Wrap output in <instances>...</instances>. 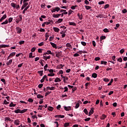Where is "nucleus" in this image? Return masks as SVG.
Returning <instances> with one entry per match:
<instances>
[{"label":"nucleus","instance_id":"obj_38","mask_svg":"<svg viewBox=\"0 0 127 127\" xmlns=\"http://www.w3.org/2000/svg\"><path fill=\"white\" fill-rule=\"evenodd\" d=\"M15 55V52H12L11 54H10L9 56L11 57H13Z\"/></svg>","mask_w":127,"mask_h":127},{"label":"nucleus","instance_id":"obj_56","mask_svg":"<svg viewBox=\"0 0 127 127\" xmlns=\"http://www.w3.org/2000/svg\"><path fill=\"white\" fill-rule=\"evenodd\" d=\"M105 3V1H100L98 2V4H104Z\"/></svg>","mask_w":127,"mask_h":127},{"label":"nucleus","instance_id":"obj_51","mask_svg":"<svg viewBox=\"0 0 127 127\" xmlns=\"http://www.w3.org/2000/svg\"><path fill=\"white\" fill-rule=\"evenodd\" d=\"M100 39L101 40H104V39H106V37L105 36H102L100 37Z\"/></svg>","mask_w":127,"mask_h":127},{"label":"nucleus","instance_id":"obj_62","mask_svg":"<svg viewBox=\"0 0 127 127\" xmlns=\"http://www.w3.org/2000/svg\"><path fill=\"white\" fill-rule=\"evenodd\" d=\"M1 18L3 19H5V18H6V14H4L3 15V16L1 17Z\"/></svg>","mask_w":127,"mask_h":127},{"label":"nucleus","instance_id":"obj_34","mask_svg":"<svg viewBox=\"0 0 127 127\" xmlns=\"http://www.w3.org/2000/svg\"><path fill=\"white\" fill-rule=\"evenodd\" d=\"M27 111H28V109H24V110H21L20 114H23L26 112Z\"/></svg>","mask_w":127,"mask_h":127},{"label":"nucleus","instance_id":"obj_27","mask_svg":"<svg viewBox=\"0 0 127 127\" xmlns=\"http://www.w3.org/2000/svg\"><path fill=\"white\" fill-rule=\"evenodd\" d=\"M8 23V20H5V21H4V22H2V23H1V24L2 25H3V24H7Z\"/></svg>","mask_w":127,"mask_h":127},{"label":"nucleus","instance_id":"obj_33","mask_svg":"<svg viewBox=\"0 0 127 127\" xmlns=\"http://www.w3.org/2000/svg\"><path fill=\"white\" fill-rule=\"evenodd\" d=\"M107 63H108L107 62H105L104 61H101V64H104V65H107Z\"/></svg>","mask_w":127,"mask_h":127},{"label":"nucleus","instance_id":"obj_29","mask_svg":"<svg viewBox=\"0 0 127 127\" xmlns=\"http://www.w3.org/2000/svg\"><path fill=\"white\" fill-rule=\"evenodd\" d=\"M16 106V104H13V103L11 102L9 104V107H15Z\"/></svg>","mask_w":127,"mask_h":127},{"label":"nucleus","instance_id":"obj_52","mask_svg":"<svg viewBox=\"0 0 127 127\" xmlns=\"http://www.w3.org/2000/svg\"><path fill=\"white\" fill-rule=\"evenodd\" d=\"M64 92H68V87L67 86L64 87Z\"/></svg>","mask_w":127,"mask_h":127},{"label":"nucleus","instance_id":"obj_10","mask_svg":"<svg viewBox=\"0 0 127 127\" xmlns=\"http://www.w3.org/2000/svg\"><path fill=\"white\" fill-rule=\"evenodd\" d=\"M64 109L65 111H69L71 110V107L70 106H68V107L64 106Z\"/></svg>","mask_w":127,"mask_h":127},{"label":"nucleus","instance_id":"obj_28","mask_svg":"<svg viewBox=\"0 0 127 127\" xmlns=\"http://www.w3.org/2000/svg\"><path fill=\"white\" fill-rule=\"evenodd\" d=\"M49 77H53V76H55V74L54 73H51L48 74Z\"/></svg>","mask_w":127,"mask_h":127},{"label":"nucleus","instance_id":"obj_54","mask_svg":"<svg viewBox=\"0 0 127 127\" xmlns=\"http://www.w3.org/2000/svg\"><path fill=\"white\" fill-rule=\"evenodd\" d=\"M48 71H49V72L51 73H53V72H54V70H53V69H48Z\"/></svg>","mask_w":127,"mask_h":127},{"label":"nucleus","instance_id":"obj_53","mask_svg":"<svg viewBox=\"0 0 127 127\" xmlns=\"http://www.w3.org/2000/svg\"><path fill=\"white\" fill-rule=\"evenodd\" d=\"M117 61H118L119 62L122 63L123 62V59H122V58H120L117 60Z\"/></svg>","mask_w":127,"mask_h":127},{"label":"nucleus","instance_id":"obj_60","mask_svg":"<svg viewBox=\"0 0 127 127\" xmlns=\"http://www.w3.org/2000/svg\"><path fill=\"white\" fill-rule=\"evenodd\" d=\"M45 37H46V38H48V37H49V33H46Z\"/></svg>","mask_w":127,"mask_h":127},{"label":"nucleus","instance_id":"obj_11","mask_svg":"<svg viewBox=\"0 0 127 127\" xmlns=\"http://www.w3.org/2000/svg\"><path fill=\"white\" fill-rule=\"evenodd\" d=\"M48 90H51V91H53V90H55V87H50L49 86H48L47 87V91H48Z\"/></svg>","mask_w":127,"mask_h":127},{"label":"nucleus","instance_id":"obj_20","mask_svg":"<svg viewBox=\"0 0 127 127\" xmlns=\"http://www.w3.org/2000/svg\"><path fill=\"white\" fill-rule=\"evenodd\" d=\"M37 97L38 99H42V98H44V96H43V95H41L40 94H38L37 95Z\"/></svg>","mask_w":127,"mask_h":127},{"label":"nucleus","instance_id":"obj_13","mask_svg":"<svg viewBox=\"0 0 127 127\" xmlns=\"http://www.w3.org/2000/svg\"><path fill=\"white\" fill-rule=\"evenodd\" d=\"M19 123H20L19 120H15V122H14V125H16V126H19Z\"/></svg>","mask_w":127,"mask_h":127},{"label":"nucleus","instance_id":"obj_6","mask_svg":"<svg viewBox=\"0 0 127 127\" xmlns=\"http://www.w3.org/2000/svg\"><path fill=\"white\" fill-rule=\"evenodd\" d=\"M55 118H58L59 119H64L65 116L64 115H56Z\"/></svg>","mask_w":127,"mask_h":127},{"label":"nucleus","instance_id":"obj_50","mask_svg":"<svg viewBox=\"0 0 127 127\" xmlns=\"http://www.w3.org/2000/svg\"><path fill=\"white\" fill-rule=\"evenodd\" d=\"M35 50H36V48H35V47H34L31 49V52H34V51H35Z\"/></svg>","mask_w":127,"mask_h":127},{"label":"nucleus","instance_id":"obj_44","mask_svg":"<svg viewBox=\"0 0 127 127\" xmlns=\"http://www.w3.org/2000/svg\"><path fill=\"white\" fill-rule=\"evenodd\" d=\"M84 3H85V4H90V2H89V1H88V0H84Z\"/></svg>","mask_w":127,"mask_h":127},{"label":"nucleus","instance_id":"obj_17","mask_svg":"<svg viewBox=\"0 0 127 127\" xmlns=\"http://www.w3.org/2000/svg\"><path fill=\"white\" fill-rule=\"evenodd\" d=\"M55 83H57L58 82H61V79L59 77H57L55 80Z\"/></svg>","mask_w":127,"mask_h":127},{"label":"nucleus","instance_id":"obj_46","mask_svg":"<svg viewBox=\"0 0 127 127\" xmlns=\"http://www.w3.org/2000/svg\"><path fill=\"white\" fill-rule=\"evenodd\" d=\"M24 41H21L19 42V45H22V44H24Z\"/></svg>","mask_w":127,"mask_h":127},{"label":"nucleus","instance_id":"obj_49","mask_svg":"<svg viewBox=\"0 0 127 127\" xmlns=\"http://www.w3.org/2000/svg\"><path fill=\"white\" fill-rule=\"evenodd\" d=\"M28 5V2H24L23 3V6H24L25 7H26Z\"/></svg>","mask_w":127,"mask_h":127},{"label":"nucleus","instance_id":"obj_7","mask_svg":"<svg viewBox=\"0 0 127 127\" xmlns=\"http://www.w3.org/2000/svg\"><path fill=\"white\" fill-rule=\"evenodd\" d=\"M29 7H30V5H28L27 7H26L23 10L22 13L24 14L25 13V11H26V10H27V9H29Z\"/></svg>","mask_w":127,"mask_h":127},{"label":"nucleus","instance_id":"obj_35","mask_svg":"<svg viewBox=\"0 0 127 127\" xmlns=\"http://www.w3.org/2000/svg\"><path fill=\"white\" fill-rule=\"evenodd\" d=\"M78 7V5H73V6H71V7H70V8L71 9H75V8H76V7Z\"/></svg>","mask_w":127,"mask_h":127},{"label":"nucleus","instance_id":"obj_31","mask_svg":"<svg viewBox=\"0 0 127 127\" xmlns=\"http://www.w3.org/2000/svg\"><path fill=\"white\" fill-rule=\"evenodd\" d=\"M103 31L106 33H107L108 32H110V30H109V29H108L107 28L104 29Z\"/></svg>","mask_w":127,"mask_h":127},{"label":"nucleus","instance_id":"obj_23","mask_svg":"<svg viewBox=\"0 0 127 127\" xmlns=\"http://www.w3.org/2000/svg\"><path fill=\"white\" fill-rule=\"evenodd\" d=\"M119 27H120V24L117 23L116 24V27H114V29H115V30H117V29H118V28H119Z\"/></svg>","mask_w":127,"mask_h":127},{"label":"nucleus","instance_id":"obj_63","mask_svg":"<svg viewBox=\"0 0 127 127\" xmlns=\"http://www.w3.org/2000/svg\"><path fill=\"white\" fill-rule=\"evenodd\" d=\"M112 60H113V61H116V56H113L112 57Z\"/></svg>","mask_w":127,"mask_h":127},{"label":"nucleus","instance_id":"obj_55","mask_svg":"<svg viewBox=\"0 0 127 127\" xmlns=\"http://www.w3.org/2000/svg\"><path fill=\"white\" fill-rule=\"evenodd\" d=\"M1 81L3 83L4 85H5V79H4V78L1 79Z\"/></svg>","mask_w":127,"mask_h":127},{"label":"nucleus","instance_id":"obj_45","mask_svg":"<svg viewBox=\"0 0 127 127\" xmlns=\"http://www.w3.org/2000/svg\"><path fill=\"white\" fill-rule=\"evenodd\" d=\"M80 107V104L77 103L75 106V109H78Z\"/></svg>","mask_w":127,"mask_h":127},{"label":"nucleus","instance_id":"obj_36","mask_svg":"<svg viewBox=\"0 0 127 127\" xmlns=\"http://www.w3.org/2000/svg\"><path fill=\"white\" fill-rule=\"evenodd\" d=\"M69 25H73V26H76V23L69 22Z\"/></svg>","mask_w":127,"mask_h":127},{"label":"nucleus","instance_id":"obj_61","mask_svg":"<svg viewBox=\"0 0 127 127\" xmlns=\"http://www.w3.org/2000/svg\"><path fill=\"white\" fill-rule=\"evenodd\" d=\"M123 13H127V9H124L123 10H122Z\"/></svg>","mask_w":127,"mask_h":127},{"label":"nucleus","instance_id":"obj_19","mask_svg":"<svg viewBox=\"0 0 127 127\" xmlns=\"http://www.w3.org/2000/svg\"><path fill=\"white\" fill-rule=\"evenodd\" d=\"M61 53H62V51L58 52V54H56V57H58V58L60 57L61 55Z\"/></svg>","mask_w":127,"mask_h":127},{"label":"nucleus","instance_id":"obj_43","mask_svg":"<svg viewBox=\"0 0 127 127\" xmlns=\"http://www.w3.org/2000/svg\"><path fill=\"white\" fill-rule=\"evenodd\" d=\"M120 53H121V54H123V53H125V49H122L120 51Z\"/></svg>","mask_w":127,"mask_h":127},{"label":"nucleus","instance_id":"obj_21","mask_svg":"<svg viewBox=\"0 0 127 127\" xmlns=\"http://www.w3.org/2000/svg\"><path fill=\"white\" fill-rule=\"evenodd\" d=\"M63 21V19H59L56 22V23H61Z\"/></svg>","mask_w":127,"mask_h":127},{"label":"nucleus","instance_id":"obj_12","mask_svg":"<svg viewBox=\"0 0 127 127\" xmlns=\"http://www.w3.org/2000/svg\"><path fill=\"white\" fill-rule=\"evenodd\" d=\"M6 47H9V45H0V48H5Z\"/></svg>","mask_w":127,"mask_h":127},{"label":"nucleus","instance_id":"obj_1","mask_svg":"<svg viewBox=\"0 0 127 127\" xmlns=\"http://www.w3.org/2000/svg\"><path fill=\"white\" fill-rule=\"evenodd\" d=\"M64 14H68V12H63L62 14H53V17H54L55 18H58L59 16H61V15L62 17H63V16H64Z\"/></svg>","mask_w":127,"mask_h":127},{"label":"nucleus","instance_id":"obj_9","mask_svg":"<svg viewBox=\"0 0 127 127\" xmlns=\"http://www.w3.org/2000/svg\"><path fill=\"white\" fill-rule=\"evenodd\" d=\"M50 44L51 45H52V46H53V48H55V49H57V46L56 45V44L52 42H50Z\"/></svg>","mask_w":127,"mask_h":127},{"label":"nucleus","instance_id":"obj_58","mask_svg":"<svg viewBox=\"0 0 127 127\" xmlns=\"http://www.w3.org/2000/svg\"><path fill=\"white\" fill-rule=\"evenodd\" d=\"M76 90H77V87H74V88H72V93H74L75 92V91H76Z\"/></svg>","mask_w":127,"mask_h":127},{"label":"nucleus","instance_id":"obj_32","mask_svg":"<svg viewBox=\"0 0 127 127\" xmlns=\"http://www.w3.org/2000/svg\"><path fill=\"white\" fill-rule=\"evenodd\" d=\"M66 47H68L69 48H72V45H71V44H70V43H67L66 44Z\"/></svg>","mask_w":127,"mask_h":127},{"label":"nucleus","instance_id":"obj_41","mask_svg":"<svg viewBox=\"0 0 127 127\" xmlns=\"http://www.w3.org/2000/svg\"><path fill=\"white\" fill-rule=\"evenodd\" d=\"M39 89H41L43 87V84H40L38 86Z\"/></svg>","mask_w":127,"mask_h":127},{"label":"nucleus","instance_id":"obj_40","mask_svg":"<svg viewBox=\"0 0 127 127\" xmlns=\"http://www.w3.org/2000/svg\"><path fill=\"white\" fill-rule=\"evenodd\" d=\"M103 81H104V82H110V79L107 78H105L103 79Z\"/></svg>","mask_w":127,"mask_h":127},{"label":"nucleus","instance_id":"obj_14","mask_svg":"<svg viewBox=\"0 0 127 127\" xmlns=\"http://www.w3.org/2000/svg\"><path fill=\"white\" fill-rule=\"evenodd\" d=\"M53 29L55 32H59V31H60V29L57 27H54Z\"/></svg>","mask_w":127,"mask_h":127},{"label":"nucleus","instance_id":"obj_18","mask_svg":"<svg viewBox=\"0 0 127 127\" xmlns=\"http://www.w3.org/2000/svg\"><path fill=\"white\" fill-rule=\"evenodd\" d=\"M91 77H92V78H97V77H98V75L96 73H93L92 74Z\"/></svg>","mask_w":127,"mask_h":127},{"label":"nucleus","instance_id":"obj_3","mask_svg":"<svg viewBox=\"0 0 127 127\" xmlns=\"http://www.w3.org/2000/svg\"><path fill=\"white\" fill-rule=\"evenodd\" d=\"M18 16L19 17V19H16L15 20V22L17 24L19 23V21H21V20H22V16L21 15H19Z\"/></svg>","mask_w":127,"mask_h":127},{"label":"nucleus","instance_id":"obj_42","mask_svg":"<svg viewBox=\"0 0 127 127\" xmlns=\"http://www.w3.org/2000/svg\"><path fill=\"white\" fill-rule=\"evenodd\" d=\"M43 45H44V42H43L38 44L39 46H43Z\"/></svg>","mask_w":127,"mask_h":127},{"label":"nucleus","instance_id":"obj_39","mask_svg":"<svg viewBox=\"0 0 127 127\" xmlns=\"http://www.w3.org/2000/svg\"><path fill=\"white\" fill-rule=\"evenodd\" d=\"M83 112L85 115H88V110H87V109H84Z\"/></svg>","mask_w":127,"mask_h":127},{"label":"nucleus","instance_id":"obj_2","mask_svg":"<svg viewBox=\"0 0 127 127\" xmlns=\"http://www.w3.org/2000/svg\"><path fill=\"white\" fill-rule=\"evenodd\" d=\"M16 29L17 33L18 34H20V33H21V32L22 31V29H21V28H20V27H17L16 28Z\"/></svg>","mask_w":127,"mask_h":127},{"label":"nucleus","instance_id":"obj_24","mask_svg":"<svg viewBox=\"0 0 127 127\" xmlns=\"http://www.w3.org/2000/svg\"><path fill=\"white\" fill-rule=\"evenodd\" d=\"M48 110L52 112V111H53V110H54V108L53 107H51V106H49L48 107Z\"/></svg>","mask_w":127,"mask_h":127},{"label":"nucleus","instance_id":"obj_59","mask_svg":"<svg viewBox=\"0 0 127 127\" xmlns=\"http://www.w3.org/2000/svg\"><path fill=\"white\" fill-rule=\"evenodd\" d=\"M78 18H79L80 20H82V19H83V15L81 14V15L78 17Z\"/></svg>","mask_w":127,"mask_h":127},{"label":"nucleus","instance_id":"obj_48","mask_svg":"<svg viewBox=\"0 0 127 127\" xmlns=\"http://www.w3.org/2000/svg\"><path fill=\"white\" fill-rule=\"evenodd\" d=\"M81 44H82L83 46H86V45H87V44L85 42H81Z\"/></svg>","mask_w":127,"mask_h":127},{"label":"nucleus","instance_id":"obj_37","mask_svg":"<svg viewBox=\"0 0 127 127\" xmlns=\"http://www.w3.org/2000/svg\"><path fill=\"white\" fill-rule=\"evenodd\" d=\"M108 7H110V4H107L104 6V9H107Z\"/></svg>","mask_w":127,"mask_h":127},{"label":"nucleus","instance_id":"obj_25","mask_svg":"<svg viewBox=\"0 0 127 127\" xmlns=\"http://www.w3.org/2000/svg\"><path fill=\"white\" fill-rule=\"evenodd\" d=\"M84 6H85L86 9H87V10H89V9H91V8H92V7H91L90 6L85 5Z\"/></svg>","mask_w":127,"mask_h":127},{"label":"nucleus","instance_id":"obj_5","mask_svg":"<svg viewBox=\"0 0 127 127\" xmlns=\"http://www.w3.org/2000/svg\"><path fill=\"white\" fill-rule=\"evenodd\" d=\"M93 114H94V108H92L90 111H89V115H88L89 117L93 115Z\"/></svg>","mask_w":127,"mask_h":127},{"label":"nucleus","instance_id":"obj_15","mask_svg":"<svg viewBox=\"0 0 127 127\" xmlns=\"http://www.w3.org/2000/svg\"><path fill=\"white\" fill-rule=\"evenodd\" d=\"M106 118H107V115H106L105 114H102L100 119H101V120H105V119H106Z\"/></svg>","mask_w":127,"mask_h":127},{"label":"nucleus","instance_id":"obj_64","mask_svg":"<svg viewBox=\"0 0 127 127\" xmlns=\"http://www.w3.org/2000/svg\"><path fill=\"white\" fill-rule=\"evenodd\" d=\"M12 19H13L12 18V17H10V18H9V19H8V22H11V21H12Z\"/></svg>","mask_w":127,"mask_h":127},{"label":"nucleus","instance_id":"obj_16","mask_svg":"<svg viewBox=\"0 0 127 127\" xmlns=\"http://www.w3.org/2000/svg\"><path fill=\"white\" fill-rule=\"evenodd\" d=\"M14 113H15V114H20V113H21V110L20 109H17L16 110H15Z\"/></svg>","mask_w":127,"mask_h":127},{"label":"nucleus","instance_id":"obj_8","mask_svg":"<svg viewBox=\"0 0 127 127\" xmlns=\"http://www.w3.org/2000/svg\"><path fill=\"white\" fill-rule=\"evenodd\" d=\"M12 63V60H10L9 61L7 62L6 64L7 66H10Z\"/></svg>","mask_w":127,"mask_h":127},{"label":"nucleus","instance_id":"obj_30","mask_svg":"<svg viewBox=\"0 0 127 127\" xmlns=\"http://www.w3.org/2000/svg\"><path fill=\"white\" fill-rule=\"evenodd\" d=\"M4 121H5V122H7L8 121H11V120L9 117H5L4 118Z\"/></svg>","mask_w":127,"mask_h":127},{"label":"nucleus","instance_id":"obj_26","mask_svg":"<svg viewBox=\"0 0 127 127\" xmlns=\"http://www.w3.org/2000/svg\"><path fill=\"white\" fill-rule=\"evenodd\" d=\"M11 6L13 7L14 8H15L16 7V5L14 2H12L11 3Z\"/></svg>","mask_w":127,"mask_h":127},{"label":"nucleus","instance_id":"obj_47","mask_svg":"<svg viewBox=\"0 0 127 127\" xmlns=\"http://www.w3.org/2000/svg\"><path fill=\"white\" fill-rule=\"evenodd\" d=\"M28 102H29V103H33V99L31 98H29L28 100Z\"/></svg>","mask_w":127,"mask_h":127},{"label":"nucleus","instance_id":"obj_22","mask_svg":"<svg viewBox=\"0 0 127 127\" xmlns=\"http://www.w3.org/2000/svg\"><path fill=\"white\" fill-rule=\"evenodd\" d=\"M38 74L40 76H43V70H40L38 71Z\"/></svg>","mask_w":127,"mask_h":127},{"label":"nucleus","instance_id":"obj_57","mask_svg":"<svg viewBox=\"0 0 127 127\" xmlns=\"http://www.w3.org/2000/svg\"><path fill=\"white\" fill-rule=\"evenodd\" d=\"M69 127V123H66L64 124V127Z\"/></svg>","mask_w":127,"mask_h":127},{"label":"nucleus","instance_id":"obj_4","mask_svg":"<svg viewBox=\"0 0 127 127\" xmlns=\"http://www.w3.org/2000/svg\"><path fill=\"white\" fill-rule=\"evenodd\" d=\"M59 10H60V7H56L55 8H54L53 9L51 10V11H52V12H55V11H57L58 12V11H59Z\"/></svg>","mask_w":127,"mask_h":127}]
</instances>
